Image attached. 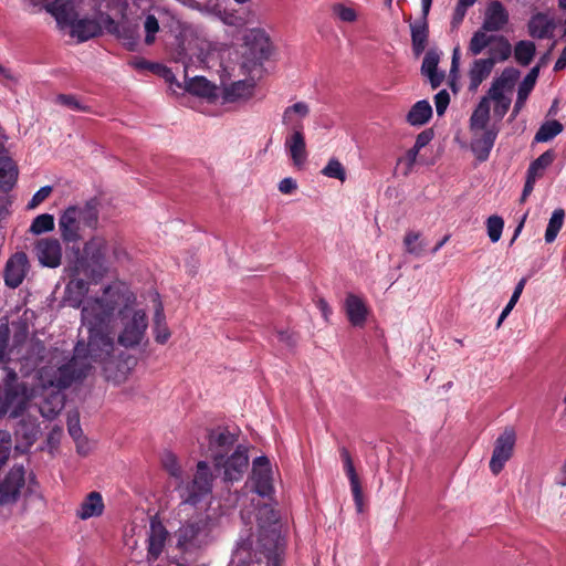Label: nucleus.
Wrapping results in <instances>:
<instances>
[{
    "label": "nucleus",
    "instance_id": "obj_1",
    "mask_svg": "<svg viewBox=\"0 0 566 566\" xmlns=\"http://www.w3.org/2000/svg\"><path fill=\"white\" fill-rule=\"evenodd\" d=\"M136 295L122 282L106 286L99 296L88 298L82 308V326L87 339H80L71 364L44 370L49 384L69 385L86 377L95 364L107 370V365L117 357L119 346L135 348L143 342L148 327V317L143 308H136Z\"/></svg>",
    "mask_w": 566,
    "mask_h": 566
},
{
    "label": "nucleus",
    "instance_id": "obj_2",
    "mask_svg": "<svg viewBox=\"0 0 566 566\" xmlns=\"http://www.w3.org/2000/svg\"><path fill=\"white\" fill-rule=\"evenodd\" d=\"M73 356L67 358L63 352L57 348L48 350L43 343L34 342L30 345L28 354L20 361V371L28 375L31 370L36 369L38 386L42 389H51L52 392L40 405L39 411L42 417L46 419H54L64 408L65 396L62 394L63 389L72 386L73 382L80 381L85 377H80L72 380L69 385L59 386L49 384L44 379V370L55 369L59 365L71 364Z\"/></svg>",
    "mask_w": 566,
    "mask_h": 566
},
{
    "label": "nucleus",
    "instance_id": "obj_3",
    "mask_svg": "<svg viewBox=\"0 0 566 566\" xmlns=\"http://www.w3.org/2000/svg\"><path fill=\"white\" fill-rule=\"evenodd\" d=\"M202 452L211 460L216 478L222 475L224 482L241 480L249 465L248 449L238 444L237 434L228 428L218 427L209 430L207 446Z\"/></svg>",
    "mask_w": 566,
    "mask_h": 566
},
{
    "label": "nucleus",
    "instance_id": "obj_4",
    "mask_svg": "<svg viewBox=\"0 0 566 566\" xmlns=\"http://www.w3.org/2000/svg\"><path fill=\"white\" fill-rule=\"evenodd\" d=\"M161 462L165 470L172 478L179 480L176 490L181 500L179 505L180 511L186 510L187 506L197 505L212 492L216 475L213 474L209 462L205 460L199 461L196 465V472L190 481L182 480V470L174 453H164Z\"/></svg>",
    "mask_w": 566,
    "mask_h": 566
},
{
    "label": "nucleus",
    "instance_id": "obj_5",
    "mask_svg": "<svg viewBox=\"0 0 566 566\" xmlns=\"http://www.w3.org/2000/svg\"><path fill=\"white\" fill-rule=\"evenodd\" d=\"M10 329L7 324L0 325V366L3 365L6 376L3 378V401L0 405V417L9 413L10 418L20 417L27 409L28 402L33 396L23 382L18 381L14 368L8 366L11 359L8 357V342Z\"/></svg>",
    "mask_w": 566,
    "mask_h": 566
},
{
    "label": "nucleus",
    "instance_id": "obj_6",
    "mask_svg": "<svg viewBox=\"0 0 566 566\" xmlns=\"http://www.w3.org/2000/svg\"><path fill=\"white\" fill-rule=\"evenodd\" d=\"M127 259V252L116 242H107L102 237H93L83 248L81 266L83 272L93 280L102 279L115 262Z\"/></svg>",
    "mask_w": 566,
    "mask_h": 566
},
{
    "label": "nucleus",
    "instance_id": "obj_7",
    "mask_svg": "<svg viewBox=\"0 0 566 566\" xmlns=\"http://www.w3.org/2000/svg\"><path fill=\"white\" fill-rule=\"evenodd\" d=\"M59 231L65 243L82 240L84 228L96 229L98 224V201L91 199L65 208L59 217Z\"/></svg>",
    "mask_w": 566,
    "mask_h": 566
},
{
    "label": "nucleus",
    "instance_id": "obj_8",
    "mask_svg": "<svg viewBox=\"0 0 566 566\" xmlns=\"http://www.w3.org/2000/svg\"><path fill=\"white\" fill-rule=\"evenodd\" d=\"M176 546L185 554H197L211 542L210 520L207 516L189 520L175 533Z\"/></svg>",
    "mask_w": 566,
    "mask_h": 566
},
{
    "label": "nucleus",
    "instance_id": "obj_9",
    "mask_svg": "<svg viewBox=\"0 0 566 566\" xmlns=\"http://www.w3.org/2000/svg\"><path fill=\"white\" fill-rule=\"evenodd\" d=\"M245 51L242 67L252 74L271 54V43L266 33L261 29H251L244 34Z\"/></svg>",
    "mask_w": 566,
    "mask_h": 566
},
{
    "label": "nucleus",
    "instance_id": "obj_10",
    "mask_svg": "<svg viewBox=\"0 0 566 566\" xmlns=\"http://www.w3.org/2000/svg\"><path fill=\"white\" fill-rule=\"evenodd\" d=\"M515 443L516 432L513 428H506L496 438L490 460V470L494 475H497L513 457Z\"/></svg>",
    "mask_w": 566,
    "mask_h": 566
},
{
    "label": "nucleus",
    "instance_id": "obj_11",
    "mask_svg": "<svg viewBox=\"0 0 566 566\" xmlns=\"http://www.w3.org/2000/svg\"><path fill=\"white\" fill-rule=\"evenodd\" d=\"M30 270L28 255L22 252L13 253L6 262L3 268V281L10 289L19 287L27 277Z\"/></svg>",
    "mask_w": 566,
    "mask_h": 566
},
{
    "label": "nucleus",
    "instance_id": "obj_12",
    "mask_svg": "<svg viewBox=\"0 0 566 566\" xmlns=\"http://www.w3.org/2000/svg\"><path fill=\"white\" fill-rule=\"evenodd\" d=\"M252 489L261 496H269L273 492V478L270 460L264 457H258L252 462V472L250 476Z\"/></svg>",
    "mask_w": 566,
    "mask_h": 566
},
{
    "label": "nucleus",
    "instance_id": "obj_13",
    "mask_svg": "<svg viewBox=\"0 0 566 566\" xmlns=\"http://www.w3.org/2000/svg\"><path fill=\"white\" fill-rule=\"evenodd\" d=\"M24 485V469L13 467L0 482V510L14 503Z\"/></svg>",
    "mask_w": 566,
    "mask_h": 566
},
{
    "label": "nucleus",
    "instance_id": "obj_14",
    "mask_svg": "<svg viewBox=\"0 0 566 566\" xmlns=\"http://www.w3.org/2000/svg\"><path fill=\"white\" fill-rule=\"evenodd\" d=\"M34 252L43 266L57 268L61 264L62 247L57 239L45 238L38 240Z\"/></svg>",
    "mask_w": 566,
    "mask_h": 566
},
{
    "label": "nucleus",
    "instance_id": "obj_15",
    "mask_svg": "<svg viewBox=\"0 0 566 566\" xmlns=\"http://www.w3.org/2000/svg\"><path fill=\"white\" fill-rule=\"evenodd\" d=\"M32 4L44 3L45 10L50 12L56 22L64 25H72L75 21L76 12L71 0H30Z\"/></svg>",
    "mask_w": 566,
    "mask_h": 566
},
{
    "label": "nucleus",
    "instance_id": "obj_16",
    "mask_svg": "<svg viewBox=\"0 0 566 566\" xmlns=\"http://www.w3.org/2000/svg\"><path fill=\"white\" fill-rule=\"evenodd\" d=\"M441 53L436 49H430L426 52L420 73L426 77L432 90L441 86L446 78L444 71H440L438 65L440 63Z\"/></svg>",
    "mask_w": 566,
    "mask_h": 566
},
{
    "label": "nucleus",
    "instance_id": "obj_17",
    "mask_svg": "<svg viewBox=\"0 0 566 566\" xmlns=\"http://www.w3.org/2000/svg\"><path fill=\"white\" fill-rule=\"evenodd\" d=\"M39 432L38 419L31 416L23 417L14 431L18 441L15 449L21 452L27 451L35 442Z\"/></svg>",
    "mask_w": 566,
    "mask_h": 566
},
{
    "label": "nucleus",
    "instance_id": "obj_18",
    "mask_svg": "<svg viewBox=\"0 0 566 566\" xmlns=\"http://www.w3.org/2000/svg\"><path fill=\"white\" fill-rule=\"evenodd\" d=\"M553 160L554 153L552 150H547L530 165L526 182L521 197L522 202H524L532 193L536 180L543 176L544 170L553 163Z\"/></svg>",
    "mask_w": 566,
    "mask_h": 566
},
{
    "label": "nucleus",
    "instance_id": "obj_19",
    "mask_svg": "<svg viewBox=\"0 0 566 566\" xmlns=\"http://www.w3.org/2000/svg\"><path fill=\"white\" fill-rule=\"evenodd\" d=\"M284 146L294 166L300 167L306 161L307 151L302 127L297 126L295 129H291V134L285 138Z\"/></svg>",
    "mask_w": 566,
    "mask_h": 566
},
{
    "label": "nucleus",
    "instance_id": "obj_20",
    "mask_svg": "<svg viewBox=\"0 0 566 566\" xmlns=\"http://www.w3.org/2000/svg\"><path fill=\"white\" fill-rule=\"evenodd\" d=\"M168 531L160 522H151L148 534L147 559L153 563L158 559L165 548Z\"/></svg>",
    "mask_w": 566,
    "mask_h": 566
},
{
    "label": "nucleus",
    "instance_id": "obj_21",
    "mask_svg": "<svg viewBox=\"0 0 566 566\" xmlns=\"http://www.w3.org/2000/svg\"><path fill=\"white\" fill-rule=\"evenodd\" d=\"M471 150L479 161H485L489 158L493 147L497 130L471 132Z\"/></svg>",
    "mask_w": 566,
    "mask_h": 566
},
{
    "label": "nucleus",
    "instance_id": "obj_22",
    "mask_svg": "<svg viewBox=\"0 0 566 566\" xmlns=\"http://www.w3.org/2000/svg\"><path fill=\"white\" fill-rule=\"evenodd\" d=\"M345 312L352 325L361 327L367 317L365 302L357 295L348 293L345 300Z\"/></svg>",
    "mask_w": 566,
    "mask_h": 566
},
{
    "label": "nucleus",
    "instance_id": "obj_23",
    "mask_svg": "<svg viewBox=\"0 0 566 566\" xmlns=\"http://www.w3.org/2000/svg\"><path fill=\"white\" fill-rule=\"evenodd\" d=\"M505 85L503 78L497 80L490 88L489 96L486 97L490 103L491 101L494 102L493 114L499 119L506 114L511 105V97L506 96L504 93Z\"/></svg>",
    "mask_w": 566,
    "mask_h": 566
},
{
    "label": "nucleus",
    "instance_id": "obj_24",
    "mask_svg": "<svg viewBox=\"0 0 566 566\" xmlns=\"http://www.w3.org/2000/svg\"><path fill=\"white\" fill-rule=\"evenodd\" d=\"M509 21V13L499 1L489 4L485 11L483 28L486 31H499Z\"/></svg>",
    "mask_w": 566,
    "mask_h": 566
},
{
    "label": "nucleus",
    "instance_id": "obj_25",
    "mask_svg": "<svg viewBox=\"0 0 566 566\" xmlns=\"http://www.w3.org/2000/svg\"><path fill=\"white\" fill-rule=\"evenodd\" d=\"M254 88L253 78L240 80L223 87L222 97L224 102L233 103L240 99H248L252 96Z\"/></svg>",
    "mask_w": 566,
    "mask_h": 566
},
{
    "label": "nucleus",
    "instance_id": "obj_26",
    "mask_svg": "<svg viewBox=\"0 0 566 566\" xmlns=\"http://www.w3.org/2000/svg\"><path fill=\"white\" fill-rule=\"evenodd\" d=\"M104 501L98 492L88 493L76 511V516L81 520L101 516L104 512Z\"/></svg>",
    "mask_w": 566,
    "mask_h": 566
},
{
    "label": "nucleus",
    "instance_id": "obj_27",
    "mask_svg": "<svg viewBox=\"0 0 566 566\" xmlns=\"http://www.w3.org/2000/svg\"><path fill=\"white\" fill-rule=\"evenodd\" d=\"M102 33V27L95 19L75 20L71 25V35L80 42L87 41Z\"/></svg>",
    "mask_w": 566,
    "mask_h": 566
},
{
    "label": "nucleus",
    "instance_id": "obj_28",
    "mask_svg": "<svg viewBox=\"0 0 566 566\" xmlns=\"http://www.w3.org/2000/svg\"><path fill=\"white\" fill-rule=\"evenodd\" d=\"M412 52L419 57L426 50L429 36V28L427 19L421 17L420 20L410 24Z\"/></svg>",
    "mask_w": 566,
    "mask_h": 566
},
{
    "label": "nucleus",
    "instance_id": "obj_29",
    "mask_svg": "<svg viewBox=\"0 0 566 566\" xmlns=\"http://www.w3.org/2000/svg\"><path fill=\"white\" fill-rule=\"evenodd\" d=\"M186 91L213 101L218 97V87L203 76H195L186 81Z\"/></svg>",
    "mask_w": 566,
    "mask_h": 566
},
{
    "label": "nucleus",
    "instance_id": "obj_30",
    "mask_svg": "<svg viewBox=\"0 0 566 566\" xmlns=\"http://www.w3.org/2000/svg\"><path fill=\"white\" fill-rule=\"evenodd\" d=\"M470 130L471 132L496 130L495 127H493L490 124L489 98H486V97L482 98V101L479 103L478 107L475 108L474 113L472 114Z\"/></svg>",
    "mask_w": 566,
    "mask_h": 566
},
{
    "label": "nucleus",
    "instance_id": "obj_31",
    "mask_svg": "<svg viewBox=\"0 0 566 566\" xmlns=\"http://www.w3.org/2000/svg\"><path fill=\"white\" fill-rule=\"evenodd\" d=\"M432 117V107L427 99L416 102L406 115V122L411 126H422Z\"/></svg>",
    "mask_w": 566,
    "mask_h": 566
},
{
    "label": "nucleus",
    "instance_id": "obj_32",
    "mask_svg": "<svg viewBox=\"0 0 566 566\" xmlns=\"http://www.w3.org/2000/svg\"><path fill=\"white\" fill-rule=\"evenodd\" d=\"M153 331L155 340L158 344H166L170 338V331L166 323L163 303L156 300L155 313L153 318Z\"/></svg>",
    "mask_w": 566,
    "mask_h": 566
},
{
    "label": "nucleus",
    "instance_id": "obj_33",
    "mask_svg": "<svg viewBox=\"0 0 566 566\" xmlns=\"http://www.w3.org/2000/svg\"><path fill=\"white\" fill-rule=\"evenodd\" d=\"M310 114V106L305 102H297L284 109L282 123L291 129L300 126L303 128L302 119Z\"/></svg>",
    "mask_w": 566,
    "mask_h": 566
},
{
    "label": "nucleus",
    "instance_id": "obj_34",
    "mask_svg": "<svg viewBox=\"0 0 566 566\" xmlns=\"http://www.w3.org/2000/svg\"><path fill=\"white\" fill-rule=\"evenodd\" d=\"M17 178V169L12 159L0 149V189L9 190L12 188Z\"/></svg>",
    "mask_w": 566,
    "mask_h": 566
},
{
    "label": "nucleus",
    "instance_id": "obj_35",
    "mask_svg": "<svg viewBox=\"0 0 566 566\" xmlns=\"http://www.w3.org/2000/svg\"><path fill=\"white\" fill-rule=\"evenodd\" d=\"M492 61L488 59L476 60L469 72L470 77V91H475L479 85L490 75L493 69Z\"/></svg>",
    "mask_w": 566,
    "mask_h": 566
},
{
    "label": "nucleus",
    "instance_id": "obj_36",
    "mask_svg": "<svg viewBox=\"0 0 566 566\" xmlns=\"http://www.w3.org/2000/svg\"><path fill=\"white\" fill-rule=\"evenodd\" d=\"M340 455L344 461L345 471H346L347 476L350 482V488H352V492H353L355 502L358 506H360L361 505V488H360L359 479L357 476V473L355 471V468H354V464L352 461V457L345 448H343L340 450Z\"/></svg>",
    "mask_w": 566,
    "mask_h": 566
},
{
    "label": "nucleus",
    "instance_id": "obj_37",
    "mask_svg": "<svg viewBox=\"0 0 566 566\" xmlns=\"http://www.w3.org/2000/svg\"><path fill=\"white\" fill-rule=\"evenodd\" d=\"M554 29L553 20L544 13H537L530 20L528 31L534 38L543 39L548 36Z\"/></svg>",
    "mask_w": 566,
    "mask_h": 566
},
{
    "label": "nucleus",
    "instance_id": "obj_38",
    "mask_svg": "<svg viewBox=\"0 0 566 566\" xmlns=\"http://www.w3.org/2000/svg\"><path fill=\"white\" fill-rule=\"evenodd\" d=\"M539 66H536L531 70V72L526 75L523 83L521 84L517 93V99L514 106L513 114H517L520 109L523 107L528 94L535 85L536 78L538 76Z\"/></svg>",
    "mask_w": 566,
    "mask_h": 566
},
{
    "label": "nucleus",
    "instance_id": "obj_39",
    "mask_svg": "<svg viewBox=\"0 0 566 566\" xmlns=\"http://www.w3.org/2000/svg\"><path fill=\"white\" fill-rule=\"evenodd\" d=\"M428 243L418 231H408L403 237L405 251L416 258H419L426 251Z\"/></svg>",
    "mask_w": 566,
    "mask_h": 566
},
{
    "label": "nucleus",
    "instance_id": "obj_40",
    "mask_svg": "<svg viewBox=\"0 0 566 566\" xmlns=\"http://www.w3.org/2000/svg\"><path fill=\"white\" fill-rule=\"evenodd\" d=\"M511 44L503 38H494L489 46V61L492 64L506 60L511 55Z\"/></svg>",
    "mask_w": 566,
    "mask_h": 566
},
{
    "label": "nucleus",
    "instance_id": "obj_41",
    "mask_svg": "<svg viewBox=\"0 0 566 566\" xmlns=\"http://www.w3.org/2000/svg\"><path fill=\"white\" fill-rule=\"evenodd\" d=\"M87 291H88V284L85 280L72 279L66 285V292L69 294H73V293L76 294V296L74 298L70 297V302H71L72 306H74V307L81 306V310H82L84 302L90 298V297H87L82 301V297L87 293Z\"/></svg>",
    "mask_w": 566,
    "mask_h": 566
},
{
    "label": "nucleus",
    "instance_id": "obj_42",
    "mask_svg": "<svg viewBox=\"0 0 566 566\" xmlns=\"http://www.w3.org/2000/svg\"><path fill=\"white\" fill-rule=\"evenodd\" d=\"M565 211L562 208L555 209L545 231V241L552 243L555 241L559 230L563 227Z\"/></svg>",
    "mask_w": 566,
    "mask_h": 566
},
{
    "label": "nucleus",
    "instance_id": "obj_43",
    "mask_svg": "<svg viewBox=\"0 0 566 566\" xmlns=\"http://www.w3.org/2000/svg\"><path fill=\"white\" fill-rule=\"evenodd\" d=\"M563 125L558 120H548L544 123L535 135L537 143H546L563 132Z\"/></svg>",
    "mask_w": 566,
    "mask_h": 566
},
{
    "label": "nucleus",
    "instance_id": "obj_44",
    "mask_svg": "<svg viewBox=\"0 0 566 566\" xmlns=\"http://www.w3.org/2000/svg\"><path fill=\"white\" fill-rule=\"evenodd\" d=\"M535 54V44L530 41H520L515 45L514 55L518 63L527 65Z\"/></svg>",
    "mask_w": 566,
    "mask_h": 566
},
{
    "label": "nucleus",
    "instance_id": "obj_45",
    "mask_svg": "<svg viewBox=\"0 0 566 566\" xmlns=\"http://www.w3.org/2000/svg\"><path fill=\"white\" fill-rule=\"evenodd\" d=\"M54 229V217L49 213H43L35 217L30 227L33 234H42Z\"/></svg>",
    "mask_w": 566,
    "mask_h": 566
},
{
    "label": "nucleus",
    "instance_id": "obj_46",
    "mask_svg": "<svg viewBox=\"0 0 566 566\" xmlns=\"http://www.w3.org/2000/svg\"><path fill=\"white\" fill-rule=\"evenodd\" d=\"M160 25L158 19L154 14H147L144 20L145 44L151 45L156 41V34L159 32Z\"/></svg>",
    "mask_w": 566,
    "mask_h": 566
},
{
    "label": "nucleus",
    "instance_id": "obj_47",
    "mask_svg": "<svg viewBox=\"0 0 566 566\" xmlns=\"http://www.w3.org/2000/svg\"><path fill=\"white\" fill-rule=\"evenodd\" d=\"M322 174L329 178H335L340 181H345L346 171L339 160L333 158L327 165L323 168Z\"/></svg>",
    "mask_w": 566,
    "mask_h": 566
},
{
    "label": "nucleus",
    "instance_id": "obj_48",
    "mask_svg": "<svg viewBox=\"0 0 566 566\" xmlns=\"http://www.w3.org/2000/svg\"><path fill=\"white\" fill-rule=\"evenodd\" d=\"M503 227L504 222L502 218L492 216L488 219V234L492 242L500 240Z\"/></svg>",
    "mask_w": 566,
    "mask_h": 566
},
{
    "label": "nucleus",
    "instance_id": "obj_49",
    "mask_svg": "<svg viewBox=\"0 0 566 566\" xmlns=\"http://www.w3.org/2000/svg\"><path fill=\"white\" fill-rule=\"evenodd\" d=\"M493 39V36H490L484 32H478L471 40L470 50L473 54H478L482 49L490 46Z\"/></svg>",
    "mask_w": 566,
    "mask_h": 566
},
{
    "label": "nucleus",
    "instance_id": "obj_50",
    "mask_svg": "<svg viewBox=\"0 0 566 566\" xmlns=\"http://www.w3.org/2000/svg\"><path fill=\"white\" fill-rule=\"evenodd\" d=\"M436 113L439 117L443 116L449 104H450V94L447 90L439 91L433 97Z\"/></svg>",
    "mask_w": 566,
    "mask_h": 566
},
{
    "label": "nucleus",
    "instance_id": "obj_51",
    "mask_svg": "<svg viewBox=\"0 0 566 566\" xmlns=\"http://www.w3.org/2000/svg\"><path fill=\"white\" fill-rule=\"evenodd\" d=\"M56 102L73 111H86V107L74 95L61 94L56 97Z\"/></svg>",
    "mask_w": 566,
    "mask_h": 566
},
{
    "label": "nucleus",
    "instance_id": "obj_52",
    "mask_svg": "<svg viewBox=\"0 0 566 566\" xmlns=\"http://www.w3.org/2000/svg\"><path fill=\"white\" fill-rule=\"evenodd\" d=\"M459 54H460V49L459 46H455L453 49V55H452V63H451V69H450V74H449V86L451 87V90L453 91V93H457L458 88H457V71H458V63H459Z\"/></svg>",
    "mask_w": 566,
    "mask_h": 566
},
{
    "label": "nucleus",
    "instance_id": "obj_53",
    "mask_svg": "<svg viewBox=\"0 0 566 566\" xmlns=\"http://www.w3.org/2000/svg\"><path fill=\"white\" fill-rule=\"evenodd\" d=\"M334 14L345 22H353L356 20V12L354 9L349 7H345L343 4H335L333 7Z\"/></svg>",
    "mask_w": 566,
    "mask_h": 566
},
{
    "label": "nucleus",
    "instance_id": "obj_54",
    "mask_svg": "<svg viewBox=\"0 0 566 566\" xmlns=\"http://www.w3.org/2000/svg\"><path fill=\"white\" fill-rule=\"evenodd\" d=\"M52 192L51 186H44L40 188L32 197L30 202L28 203L29 209L36 208L41 202H43Z\"/></svg>",
    "mask_w": 566,
    "mask_h": 566
},
{
    "label": "nucleus",
    "instance_id": "obj_55",
    "mask_svg": "<svg viewBox=\"0 0 566 566\" xmlns=\"http://www.w3.org/2000/svg\"><path fill=\"white\" fill-rule=\"evenodd\" d=\"M67 427L70 434L77 440L82 436V429L80 427V417L78 413L69 415Z\"/></svg>",
    "mask_w": 566,
    "mask_h": 566
},
{
    "label": "nucleus",
    "instance_id": "obj_56",
    "mask_svg": "<svg viewBox=\"0 0 566 566\" xmlns=\"http://www.w3.org/2000/svg\"><path fill=\"white\" fill-rule=\"evenodd\" d=\"M419 151H420L419 149H417L416 147H412L406 153V156L399 160L400 164L406 165L405 175H408L411 171V169L417 160Z\"/></svg>",
    "mask_w": 566,
    "mask_h": 566
},
{
    "label": "nucleus",
    "instance_id": "obj_57",
    "mask_svg": "<svg viewBox=\"0 0 566 566\" xmlns=\"http://www.w3.org/2000/svg\"><path fill=\"white\" fill-rule=\"evenodd\" d=\"M433 136L434 133L432 128L422 130L420 134H418L413 147H416L419 150L422 149L432 140Z\"/></svg>",
    "mask_w": 566,
    "mask_h": 566
},
{
    "label": "nucleus",
    "instance_id": "obj_58",
    "mask_svg": "<svg viewBox=\"0 0 566 566\" xmlns=\"http://www.w3.org/2000/svg\"><path fill=\"white\" fill-rule=\"evenodd\" d=\"M296 181L291 177L282 179L279 184V190L284 195L292 193L294 190H296Z\"/></svg>",
    "mask_w": 566,
    "mask_h": 566
},
{
    "label": "nucleus",
    "instance_id": "obj_59",
    "mask_svg": "<svg viewBox=\"0 0 566 566\" xmlns=\"http://www.w3.org/2000/svg\"><path fill=\"white\" fill-rule=\"evenodd\" d=\"M153 71L159 74L165 78L166 82L174 83L176 81L175 74L172 71L164 65L154 64Z\"/></svg>",
    "mask_w": 566,
    "mask_h": 566
},
{
    "label": "nucleus",
    "instance_id": "obj_60",
    "mask_svg": "<svg viewBox=\"0 0 566 566\" xmlns=\"http://www.w3.org/2000/svg\"><path fill=\"white\" fill-rule=\"evenodd\" d=\"M277 337L280 342L284 343L289 347H294L297 343L296 335L289 331H279Z\"/></svg>",
    "mask_w": 566,
    "mask_h": 566
},
{
    "label": "nucleus",
    "instance_id": "obj_61",
    "mask_svg": "<svg viewBox=\"0 0 566 566\" xmlns=\"http://www.w3.org/2000/svg\"><path fill=\"white\" fill-rule=\"evenodd\" d=\"M316 306L322 313V316L327 322L329 319V316L332 315V308L327 304V302L324 298H318L316 301Z\"/></svg>",
    "mask_w": 566,
    "mask_h": 566
},
{
    "label": "nucleus",
    "instance_id": "obj_62",
    "mask_svg": "<svg viewBox=\"0 0 566 566\" xmlns=\"http://www.w3.org/2000/svg\"><path fill=\"white\" fill-rule=\"evenodd\" d=\"M0 82L9 85L10 83H15L17 78L9 70L0 65Z\"/></svg>",
    "mask_w": 566,
    "mask_h": 566
},
{
    "label": "nucleus",
    "instance_id": "obj_63",
    "mask_svg": "<svg viewBox=\"0 0 566 566\" xmlns=\"http://www.w3.org/2000/svg\"><path fill=\"white\" fill-rule=\"evenodd\" d=\"M525 283H526V279H521L520 282L517 283V285L515 286V290L513 292V295L511 296V301L514 302V303H517L522 292H523V289L525 286Z\"/></svg>",
    "mask_w": 566,
    "mask_h": 566
},
{
    "label": "nucleus",
    "instance_id": "obj_64",
    "mask_svg": "<svg viewBox=\"0 0 566 566\" xmlns=\"http://www.w3.org/2000/svg\"><path fill=\"white\" fill-rule=\"evenodd\" d=\"M516 303L512 302L510 300V302L507 303V305L505 306V308L503 310L502 314L500 315V318L497 321V324L496 326L500 327L501 324L503 323V321L506 318V316L511 313V311L513 310V307L515 306Z\"/></svg>",
    "mask_w": 566,
    "mask_h": 566
}]
</instances>
